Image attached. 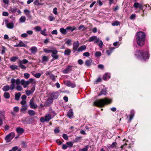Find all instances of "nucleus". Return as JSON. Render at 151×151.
<instances>
[{"label": "nucleus", "mask_w": 151, "mask_h": 151, "mask_svg": "<svg viewBox=\"0 0 151 151\" xmlns=\"http://www.w3.org/2000/svg\"><path fill=\"white\" fill-rule=\"evenodd\" d=\"M10 68L12 70H14L18 69V66L16 65H12L10 66Z\"/></svg>", "instance_id": "nucleus-41"}, {"label": "nucleus", "mask_w": 151, "mask_h": 151, "mask_svg": "<svg viewBox=\"0 0 151 151\" xmlns=\"http://www.w3.org/2000/svg\"><path fill=\"white\" fill-rule=\"evenodd\" d=\"M64 83L66 86L72 88H74L76 86V85L75 84L73 83L68 81H65Z\"/></svg>", "instance_id": "nucleus-10"}, {"label": "nucleus", "mask_w": 151, "mask_h": 151, "mask_svg": "<svg viewBox=\"0 0 151 151\" xmlns=\"http://www.w3.org/2000/svg\"><path fill=\"white\" fill-rule=\"evenodd\" d=\"M81 29L82 31H84L86 29L85 26L83 24L81 25L78 27V30H80Z\"/></svg>", "instance_id": "nucleus-35"}, {"label": "nucleus", "mask_w": 151, "mask_h": 151, "mask_svg": "<svg viewBox=\"0 0 151 151\" xmlns=\"http://www.w3.org/2000/svg\"><path fill=\"white\" fill-rule=\"evenodd\" d=\"M16 131L18 133L21 134L24 132V129L22 128L17 127L16 128Z\"/></svg>", "instance_id": "nucleus-17"}, {"label": "nucleus", "mask_w": 151, "mask_h": 151, "mask_svg": "<svg viewBox=\"0 0 151 151\" xmlns=\"http://www.w3.org/2000/svg\"><path fill=\"white\" fill-rule=\"evenodd\" d=\"M49 58L47 56H43L42 57V62H46L48 60Z\"/></svg>", "instance_id": "nucleus-24"}, {"label": "nucleus", "mask_w": 151, "mask_h": 151, "mask_svg": "<svg viewBox=\"0 0 151 151\" xmlns=\"http://www.w3.org/2000/svg\"><path fill=\"white\" fill-rule=\"evenodd\" d=\"M63 138L65 140H67L68 139V137L67 134H64L63 135Z\"/></svg>", "instance_id": "nucleus-52"}, {"label": "nucleus", "mask_w": 151, "mask_h": 151, "mask_svg": "<svg viewBox=\"0 0 151 151\" xmlns=\"http://www.w3.org/2000/svg\"><path fill=\"white\" fill-rule=\"evenodd\" d=\"M34 4L35 5H41V4H40L39 3V1L38 0H35V2H34Z\"/></svg>", "instance_id": "nucleus-59"}, {"label": "nucleus", "mask_w": 151, "mask_h": 151, "mask_svg": "<svg viewBox=\"0 0 151 151\" xmlns=\"http://www.w3.org/2000/svg\"><path fill=\"white\" fill-rule=\"evenodd\" d=\"M120 22L118 21H115L114 22L112 23L111 24L113 26H118L119 25Z\"/></svg>", "instance_id": "nucleus-33"}, {"label": "nucleus", "mask_w": 151, "mask_h": 151, "mask_svg": "<svg viewBox=\"0 0 151 151\" xmlns=\"http://www.w3.org/2000/svg\"><path fill=\"white\" fill-rule=\"evenodd\" d=\"M6 24L7 27L10 29H12L14 27V24L12 22L8 23L7 21H6Z\"/></svg>", "instance_id": "nucleus-14"}, {"label": "nucleus", "mask_w": 151, "mask_h": 151, "mask_svg": "<svg viewBox=\"0 0 151 151\" xmlns=\"http://www.w3.org/2000/svg\"><path fill=\"white\" fill-rule=\"evenodd\" d=\"M101 81L102 80L101 78L100 77H99L95 82L97 83H98L101 82Z\"/></svg>", "instance_id": "nucleus-58"}, {"label": "nucleus", "mask_w": 151, "mask_h": 151, "mask_svg": "<svg viewBox=\"0 0 151 151\" xmlns=\"http://www.w3.org/2000/svg\"><path fill=\"white\" fill-rule=\"evenodd\" d=\"M134 115V114L133 112L131 111L130 113V115L129 116V122H130L132 119H133Z\"/></svg>", "instance_id": "nucleus-29"}, {"label": "nucleus", "mask_w": 151, "mask_h": 151, "mask_svg": "<svg viewBox=\"0 0 151 151\" xmlns=\"http://www.w3.org/2000/svg\"><path fill=\"white\" fill-rule=\"evenodd\" d=\"M79 45V43L78 41L75 42L73 44V50L78 51V48Z\"/></svg>", "instance_id": "nucleus-11"}, {"label": "nucleus", "mask_w": 151, "mask_h": 151, "mask_svg": "<svg viewBox=\"0 0 151 151\" xmlns=\"http://www.w3.org/2000/svg\"><path fill=\"white\" fill-rule=\"evenodd\" d=\"M26 101H24L22 100V101H21L20 103L22 105V106H24L26 105Z\"/></svg>", "instance_id": "nucleus-64"}, {"label": "nucleus", "mask_w": 151, "mask_h": 151, "mask_svg": "<svg viewBox=\"0 0 151 151\" xmlns=\"http://www.w3.org/2000/svg\"><path fill=\"white\" fill-rule=\"evenodd\" d=\"M88 146H85L83 148L81 149V151H87L88 150Z\"/></svg>", "instance_id": "nucleus-51"}, {"label": "nucleus", "mask_w": 151, "mask_h": 151, "mask_svg": "<svg viewBox=\"0 0 151 151\" xmlns=\"http://www.w3.org/2000/svg\"><path fill=\"white\" fill-rule=\"evenodd\" d=\"M53 99L51 98H49L45 103V105L46 106H49L52 103Z\"/></svg>", "instance_id": "nucleus-13"}, {"label": "nucleus", "mask_w": 151, "mask_h": 151, "mask_svg": "<svg viewBox=\"0 0 151 151\" xmlns=\"http://www.w3.org/2000/svg\"><path fill=\"white\" fill-rule=\"evenodd\" d=\"M66 144L68 146L70 147H71L73 145V143L70 142H67L66 143Z\"/></svg>", "instance_id": "nucleus-55"}, {"label": "nucleus", "mask_w": 151, "mask_h": 151, "mask_svg": "<svg viewBox=\"0 0 151 151\" xmlns=\"http://www.w3.org/2000/svg\"><path fill=\"white\" fill-rule=\"evenodd\" d=\"M66 29H65L63 28H61L60 29V31L63 34L65 35L66 33Z\"/></svg>", "instance_id": "nucleus-34"}, {"label": "nucleus", "mask_w": 151, "mask_h": 151, "mask_svg": "<svg viewBox=\"0 0 151 151\" xmlns=\"http://www.w3.org/2000/svg\"><path fill=\"white\" fill-rule=\"evenodd\" d=\"M72 66L70 65H68V67L65 70L63 71L64 73H67L70 72L72 70Z\"/></svg>", "instance_id": "nucleus-12"}, {"label": "nucleus", "mask_w": 151, "mask_h": 151, "mask_svg": "<svg viewBox=\"0 0 151 151\" xmlns=\"http://www.w3.org/2000/svg\"><path fill=\"white\" fill-rule=\"evenodd\" d=\"M110 78V76L109 74L108 73H106L104 75L103 77V79L104 80H106L108 78Z\"/></svg>", "instance_id": "nucleus-22"}, {"label": "nucleus", "mask_w": 151, "mask_h": 151, "mask_svg": "<svg viewBox=\"0 0 151 151\" xmlns=\"http://www.w3.org/2000/svg\"><path fill=\"white\" fill-rule=\"evenodd\" d=\"M52 55L51 56L53 59L52 60H56L58 59L59 58V56L57 54L58 52V51L56 50H52V52H51Z\"/></svg>", "instance_id": "nucleus-8"}, {"label": "nucleus", "mask_w": 151, "mask_h": 151, "mask_svg": "<svg viewBox=\"0 0 151 151\" xmlns=\"http://www.w3.org/2000/svg\"><path fill=\"white\" fill-rule=\"evenodd\" d=\"M106 93V92L105 89H102L101 92L99 93V96H100L101 95H105Z\"/></svg>", "instance_id": "nucleus-32"}, {"label": "nucleus", "mask_w": 151, "mask_h": 151, "mask_svg": "<svg viewBox=\"0 0 151 151\" xmlns=\"http://www.w3.org/2000/svg\"><path fill=\"white\" fill-rule=\"evenodd\" d=\"M83 55L86 57H89L90 56V53L88 52H86L83 53Z\"/></svg>", "instance_id": "nucleus-53"}, {"label": "nucleus", "mask_w": 151, "mask_h": 151, "mask_svg": "<svg viewBox=\"0 0 151 151\" xmlns=\"http://www.w3.org/2000/svg\"><path fill=\"white\" fill-rule=\"evenodd\" d=\"M4 112V111H0V119H4L5 118Z\"/></svg>", "instance_id": "nucleus-37"}, {"label": "nucleus", "mask_w": 151, "mask_h": 151, "mask_svg": "<svg viewBox=\"0 0 151 151\" xmlns=\"http://www.w3.org/2000/svg\"><path fill=\"white\" fill-rule=\"evenodd\" d=\"M16 89L18 91H21L22 90V88L21 86L18 85L16 86Z\"/></svg>", "instance_id": "nucleus-49"}, {"label": "nucleus", "mask_w": 151, "mask_h": 151, "mask_svg": "<svg viewBox=\"0 0 151 151\" xmlns=\"http://www.w3.org/2000/svg\"><path fill=\"white\" fill-rule=\"evenodd\" d=\"M135 55L138 58L142 57L144 60L148 58L149 57V54L147 52L139 50H137L135 51Z\"/></svg>", "instance_id": "nucleus-3"}, {"label": "nucleus", "mask_w": 151, "mask_h": 151, "mask_svg": "<svg viewBox=\"0 0 151 151\" xmlns=\"http://www.w3.org/2000/svg\"><path fill=\"white\" fill-rule=\"evenodd\" d=\"M51 119V115L48 114H46L45 116L41 117L40 120L41 122L43 123L45 122H49Z\"/></svg>", "instance_id": "nucleus-6"}, {"label": "nucleus", "mask_w": 151, "mask_h": 151, "mask_svg": "<svg viewBox=\"0 0 151 151\" xmlns=\"http://www.w3.org/2000/svg\"><path fill=\"white\" fill-rule=\"evenodd\" d=\"M11 88L12 89H14L15 88V83H16L17 85H19L20 83L21 84V81L20 79H18L16 80L14 78H12L11 79Z\"/></svg>", "instance_id": "nucleus-5"}, {"label": "nucleus", "mask_w": 151, "mask_h": 151, "mask_svg": "<svg viewBox=\"0 0 151 151\" xmlns=\"http://www.w3.org/2000/svg\"><path fill=\"white\" fill-rule=\"evenodd\" d=\"M32 83L33 84H35L36 81H34L32 78H30L28 81H25L24 79H22L21 80V84L23 86L24 88H26L30 83Z\"/></svg>", "instance_id": "nucleus-4"}, {"label": "nucleus", "mask_w": 151, "mask_h": 151, "mask_svg": "<svg viewBox=\"0 0 151 151\" xmlns=\"http://www.w3.org/2000/svg\"><path fill=\"white\" fill-rule=\"evenodd\" d=\"M18 44L20 45V47H24L25 45V44L22 41H20Z\"/></svg>", "instance_id": "nucleus-50"}, {"label": "nucleus", "mask_w": 151, "mask_h": 151, "mask_svg": "<svg viewBox=\"0 0 151 151\" xmlns=\"http://www.w3.org/2000/svg\"><path fill=\"white\" fill-rule=\"evenodd\" d=\"M41 75L40 73H36L34 76L37 78H40Z\"/></svg>", "instance_id": "nucleus-60"}, {"label": "nucleus", "mask_w": 151, "mask_h": 151, "mask_svg": "<svg viewBox=\"0 0 151 151\" xmlns=\"http://www.w3.org/2000/svg\"><path fill=\"white\" fill-rule=\"evenodd\" d=\"M92 60H87L85 62V65L88 67H89L92 63Z\"/></svg>", "instance_id": "nucleus-21"}, {"label": "nucleus", "mask_w": 151, "mask_h": 151, "mask_svg": "<svg viewBox=\"0 0 151 151\" xmlns=\"http://www.w3.org/2000/svg\"><path fill=\"white\" fill-rule=\"evenodd\" d=\"M26 94L28 96H29L32 93L30 90H27L26 91Z\"/></svg>", "instance_id": "nucleus-57"}, {"label": "nucleus", "mask_w": 151, "mask_h": 151, "mask_svg": "<svg viewBox=\"0 0 151 151\" xmlns=\"http://www.w3.org/2000/svg\"><path fill=\"white\" fill-rule=\"evenodd\" d=\"M98 45L100 48H102L104 45L101 40V41H100L99 42L98 44Z\"/></svg>", "instance_id": "nucleus-54"}, {"label": "nucleus", "mask_w": 151, "mask_h": 151, "mask_svg": "<svg viewBox=\"0 0 151 151\" xmlns=\"http://www.w3.org/2000/svg\"><path fill=\"white\" fill-rule=\"evenodd\" d=\"M2 90L4 91H9V89L11 90H12L13 89H12L11 88V85L10 86L8 85H6L4 86L2 88Z\"/></svg>", "instance_id": "nucleus-16"}, {"label": "nucleus", "mask_w": 151, "mask_h": 151, "mask_svg": "<svg viewBox=\"0 0 151 151\" xmlns=\"http://www.w3.org/2000/svg\"><path fill=\"white\" fill-rule=\"evenodd\" d=\"M116 144L117 143L116 142H114L112 143L110 147L111 148H113L114 147H116Z\"/></svg>", "instance_id": "nucleus-56"}, {"label": "nucleus", "mask_w": 151, "mask_h": 151, "mask_svg": "<svg viewBox=\"0 0 151 151\" xmlns=\"http://www.w3.org/2000/svg\"><path fill=\"white\" fill-rule=\"evenodd\" d=\"M111 101V99L105 98L94 101L93 102V105L98 107H103L106 105L110 104Z\"/></svg>", "instance_id": "nucleus-2"}, {"label": "nucleus", "mask_w": 151, "mask_h": 151, "mask_svg": "<svg viewBox=\"0 0 151 151\" xmlns=\"http://www.w3.org/2000/svg\"><path fill=\"white\" fill-rule=\"evenodd\" d=\"M34 29L36 31H41V28L39 26H36L35 27Z\"/></svg>", "instance_id": "nucleus-43"}, {"label": "nucleus", "mask_w": 151, "mask_h": 151, "mask_svg": "<svg viewBox=\"0 0 151 151\" xmlns=\"http://www.w3.org/2000/svg\"><path fill=\"white\" fill-rule=\"evenodd\" d=\"M58 93L57 92H53L51 93L50 96L51 98L57 99L58 96Z\"/></svg>", "instance_id": "nucleus-15"}, {"label": "nucleus", "mask_w": 151, "mask_h": 151, "mask_svg": "<svg viewBox=\"0 0 151 151\" xmlns=\"http://www.w3.org/2000/svg\"><path fill=\"white\" fill-rule=\"evenodd\" d=\"M26 18L25 16H22L19 19L20 21L21 22H24L25 21Z\"/></svg>", "instance_id": "nucleus-36"}, {"label": "nucleus", "mask_w": 151, "mask_h": 151, "mask_svg": "<svg viewBox=\"0 0 151 151\" xmlns=\"http://www.w3.org/2000/svg\"><path fill=\"white\" fill-rule=\"evenodd\" d=\"M134 6L136 8H139V9H142L143 7V6L142 5L140 4L139 3L136 2L134 3Z\"/></svg>", "instance_id": "nucleus-18"}, {"label": "nucleus", "mask_w": 151, "mask_h": 151, "mask_svg": "<svg viewBox=\"0 0 151 151\" xmlns=\"http://www.w3.org/2000/svg\"><path fill=\"white\" fill-rule=\"evenodd\" d=\"M24 12L26 15H28L30 12V11L27 9L24 10Z\"/></svg>", "instance_id": "nucleus-62"}, {"label": "nucleus", "mask_w": 151, "mask_h": 151, "mask_svg": "<svg viewBox=\"0 0 151 151\" xmlns=\"http://www.w3.org/2000/svg\"><path fill=\"white\" fill-rule=\"evenodd\" d=\"M136 40L137 44L140 46H142L145 44V34L142 32H137L136 35Z\"/></svg>", "instance_id": "nucleus-1"}, {"label": "nucleus", "mask_w": 151, "mask_h": 151, "mask_svg": "<svg viewBox=\"0 0 151 151\" xmlns=\"http://www.w3.org/2000/svg\"><path fill=\"white\" fill-rule=\"evenodd\" d=\"M66 29L68 30H71L72 31H73L76 29V28L75 27H73L70 26H68L66 28Z\"/></svg>", "instance_id": "nucleus-38"}, {"label": "nucleus", "mask_w": 151, "mask_h": 151, "mask_svg": "<svg viewBox=\"0 0 151 151\" xmlns=\"http://www.w3.org/2000/svg\"><path fill=\"white\" fill-rule=\"evenodd\" d=\"M2 50L1 51V54H3L5 52V50H6V48L4 46H3L2 47Z\"/></svg>", "instance_id": "nucleus-61"}, {"label": "nucleus", "mask_w": 151, "mask_h": 151, "mask_svg": "<svg viewBox=\"0 0 151 151\" xmlns=\"http://www.w3.org/2000/svg\"><path fill=\"white\" fill-rule=\"evenodd\" d=\"M73 112L71 110H70L67 113V115L69 117H71L73 116Z\"/></svg>", "instance_id": "nucleus-39"}, {"label": "nucleus", "mask_w": 151, "mask_h": 151, "mask_svg": "<svg viewBox=\"0 0 151 151\" xmlns=\"http://www.w3.org/2000/svg\"><path fill=\"white\" fill-rule=\"evenodd\" d=\"M19 109V108L18 106H15L13 108V110L14 112L15 113L18 112Z\"/></svg>", "instance_id": "nucleus-42"}, {"label": "nucleus", "mask_w": 151, "mask_h": 151, "mask_svg": "<svg viewBox=\"0 0 151 151\" xmlns=\"http://www.w3.org/2000/svg\"><path fill=\"white\" fill-rule=\"evenodd\" d=\"M101 53L99 52L98 51L96 52L95 53V56L96 57H99L101 56Z\"/></svg>", "instance_id": "nucleus-44"}, {"label": "nucleus", "mask_w": 151, "mask_h": 151, "mask_svg": "<svg viewBox=\"0 0 151 151\" xmlns=\"http://www.w3.org/2000/svg\"><path fill=\"white\" fill-rule=\"evenodd\" d=\"M72 42V41L70 39H68L67 40L65 43L68 45L70 44Z\"/></svg>", "instance_id": "nucleus-63"}, {"label": "nucleus", "mask_w": 151, "mask_h": 151, "mask_svg": "<svg viewBox=\"0 0 151 151\" xmlns=\"http://www.w3.org/2000/svg\"><path fill=\"white\" fill-rule=\"evenodd\" d=\"M86 49V47L85 45L81 46L78 49V52L82 51L83 50H85Z\"/></svg>", "instance_id": "nucleus-23"}, {"label": "nucleus", "mask_w": 151, "mask_h": 151, "mask_svg": "<svg viewBox=\"0 0 151 151\" xmlns=\"http://www.w3.org/2000/svg\"><path fill=\"white\" fill-rule=\"evenodd\" d=\"M28 107L27 105L22 106L21 109L20 111H25L27 109Z\"/></svg>", "instance_id": "nucleus-27"}, {"label": "nucleus", "mask_w": 151, "mask_h": 151, "mask_svg": "<svg viewBox=\"0 0 151 151\" xmlns=\"http://www.w3.org/2000/svg\"><path fill=\"white\" fill-rule=\"evenodd\" d=\"M96 38L97 36H95L90 37L89 39V40H88V41L89 42H91L94 40H95L96 39Z\"/></svg>", "instance_id": "nucleus-28"}, {"label": "nucleus", "mask_w": 151, "mask_h": 151, "mask_svg": "<svg viewBox=\"0 0 151 151\" xmlns=\"http://www.w3.org/2000/svg\"><path fill=\"white\" fill-rule=\"evenodd\" d=\"M10 9L11 12L15 13L17 12L18 13H20V11L17 8H14L12 7H10Z\"/></svg>", "instance_id": "nucleus-20"}, {"label": "nucleus", "mask_w": 151, "mask_h": 151, "mask_svg": "<svg viewBox=\"0 0 151 151\" xmlns=\"http://www.w3.org/2000/svg\"><path fill=\"white\" fill-rule=\"evenodd\" d=\"M30 50L31 52L34 54L37 52V48L36 47H33L30 48Z\"/></svg>", "instance_id": "nucleus-19"}, {"label": "nucleus", "mask_w": 151, "mask_h": 151, "mask_svg": "<svg viewBox=\"0 0 151 151\" xmlns=\"http://www.w3.org/2000/svg\"><path fill=\"white\" fill-rule=\"evenodd\" d=\"M21 96L20 93L19 92L15 94V99L17 100H18Z\"/></svg>", "instance_id": "nucleus-31"}, {"label": "nucleus", "mask_w": 151, "mask_h": 151, "mask_svg": "<svg viewBox=\"0 0 151 151\" xmlns=\"http://www.w3.org/2000/svg\"><path fill=\"white\" fill-rule=\"evenodd\" d=\"M71 50L69 49L65 50L64 51V54L65 55H70Z\"/></svg>", "instance_id": "nucleus-30"}, {"label": "nucleus", "mask_w": 151, "mask_h": 151, "mask_svg": "<svg viewBox=\"0 0 151 151\" xmlns=\"http://www.w3.org/2000/svg\"><path fill=\"white\" fill-rule=\"evenodd\" d=\"M24 77L27 79L29 78L30 77L29 74L28 73H24Z\"/></svg>", "instance_id": "nucleus-48"}, {"label": "nucleus", "mask_w": 151, "mask_h": 151, "mask_svg": "<svg viewBox=\"0 0 151 151\" xmlns=\"http://www.w3.org/2000/svg\"><path fill=\"white\" fill-rule=\"evenodd\" d=\"M15 134L14 132H11L8 134L5 137V140L7 142H10L15 136Z\"/></svg>", "instance_id": "nucleus-7"}, {"label": "nucleus", "mask_w": 151, "mask_h": 151, "mask_svg": "<svg viewBox=\"0 0 151 151\" xmlns=\"http://www.w3.org/2000/svg\"><path fill=\"white\" fill-rule=\"evenodd\" d=\"M50 78L52 79V80L55 81V76L54 75H53L52 74H50Z\"/></svg>", "instance_id": "nucleus-46"}, {"label": "nucleus", "mask_w": 151, "mask_h": 151, "mask_svg": "<svg viewBox=\"0 0 151 151\" xmlns=\"http://www.w3.org/2000/svg\"><path fill=\"white\" fill-rule=\"evenodd\" d=\"M19 66L20 68L22 69L25 70L26 69V67L25 66L22 64H19Z\"/></svg>", "instance_id": "nucleus-45"}, {"label": "nucleus", "mask_w": 151, "mask_h": 151, "mask_svg": "<svg viewBox=\"0 0 151 151\" xmlns=\"http://www.w3.org/2000/svg\"><path fill=\"white\" fill-rule=\"evenodd\" d=\"M4 96L6 99H9L10 97V95L9 93L5 92L4 93Z\"/></svg>", "instance_id": "nucleus-26"}, {"label": "nucleus", "mask_w": 151, "mask_h": 151, "mask_svg": "<svg viewBox=\"0 0 151 151\" xmlns=\"http://www.w3.org/2000/svg\"><path fill=\"white\" fill-rule=\"evenodd\" d=\"M29 105L32 109H36L37 107V104L34 103L33 98H32L30 101Z\"/></svg>", "instance_id": "nucleus-9"}, {"label": "nucleus", "mask_w": 151, "mask_h": 151, "mask_svg": "<svg viewBox=\"0 0 151 151\" xmlns=\"http://www.w3.org/2000/svg\"><path fill=\"white\" fill-rule=\"evenodd\" d=\"M29 114L30 116H33L35 114V112L32 110H29L28 111Z\"/></svg>", "instance_id": "nucleus-25"}, {"label": "nucleus", "mask_w": 151, "mask_h": 151, "mask_svg": "<svg viewBox=\"0 0 151 151\" xmlns=\"http://www.w3.org/2000/svg\"><path fill=\"white\" fill-rule=\"evenodd\" d=\"M18 58L17 57H13L10 58V60L11 61L15 62L16 60L18 59Z\"/></svg>", "instance_id": "nucleus-40"}, {"label": "nucleus", "mask_w": 151, "mask_h": 151, "mask_svg": "<svg viewBox=\"0 0 151 151\" xmlns=\"http://www.w3.org/2000/svg\"><path fill=\"white\" fill-rule=\"evenodd\" d=\"M52 50H47L46 48H44L43 51L45 52L46 53H49L52 52Z\"/></svg>", "instance_id": "nucleus-47"}]
</instances>
